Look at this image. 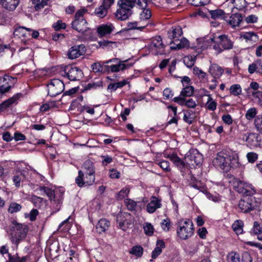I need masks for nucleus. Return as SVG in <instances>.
Returning a JSON list of instances; mask_svg holds the SVG:
<instances>
[{
  "label": "nucleus",
  "instance_id": "nucleus-1",
  "mask_svg": "<svg viewBox=\"0 0 262 262\" xmlns=\"http://www.w3.org/2000/svg\"><path fill=\"white\" fill-rule=\"evenodd\" d=\"M237 158V154L223 150L217 153L212 161V164L215 168L227 172L231 168L238 166Z\"/></svg>",
  "mask_w": 262,
  "mask_h": 262
},
{
  "label": "nucleus",
  "instance_id": "nucleus-2",
  "mask_svg": "<svg viewBox=\"0 0 262 262\" xmlns=\"http://www.w3.org/2000/svg\"><path fill=\"white\" fill-rule=\"evenodd\" d=\"M127 60L121 61L118 58H113L101 62H95L92 64L91 68L95 72L110 73L118 72L123 70L128 66L124 63Z\"/></svg>",
  "mask_w": 262,
  "mask_h": 262
},
{
  "label": "nucleus",
  "instance_id": "nucleus-3",
  "mask_svg": "<svg viewBox=\"0 0 262 262\" xmlns=\"http://www.w3.org/2000/svg\"><path fill=\"white\" fill-rule=\"evenodd\" d=\"M11 240L13 244L17 245L26 237L28 232V228L26 225L17 223L14 221L10 226Z\"/></svg>",
  "mask_w": 262,
  "mask_h": 262
},
{
  "label": "nucleus",
  "instance_id": "nucleus-4",
  "mask_svg": "<svg viewBox=\"0 0 262 262\" xmlns=\"http://www.w3.org/2000/svg\"><path fill=\"white\" fill-rule=\"evenodd\" d=\"M136 0H120L118 2V8L116 12V17L121 20L128 19L133 14V8Z\"/></svg>",
  "mask_w": 262,
  "mask_h": 262
},
{
  "label": "nucleus",
  "instance_id": "nucleus-5",
  "mask_svg": "<svg viewBox=\"0 0 262 262\" xmlns=\"http://www.w3.org/2000/svg\"><path fill=\"white\" fill-rule=\"evenodd\" d=\"M86 12L85 9H81L78 10L75 15V19L72 21L71 25L73 29L79 33L89 35L91 33V30L88 27V23L83 18V15Z\"/></svg>",
  "mask_w": 262,
  "mask_h": 262
},
{
  "label": "nucleus",
  "instance_id": "nucleus-6",
  "mask_svg": "<svg viewBox=\"0 0 262 262\" xmlns=\"http://www.w3.org/2000/svg\"><path fill=\"white\" fill-rule=\"evenodd\" d=\"M193 223L190 220H182L179 222L177 234L182 239H186L193 234Z\"/></svg>",
  "mask_w": 262,
  "mask_h": 262
},
{
  "label": "nucleus",
  "instance_id": "nucleus-7",
  "mask_svg": "<svg viewBox=\"0 0 262 262\" xmlns=\"http://www.w3.org/2000/svg\"><path fill=\"white\" fill-rule=\"evenodd\" d=\"M48 95L55 97L63 92L64 89L63 82L58 79H53L47 85Z\"/></svg>",
  "mask_w": 262,
  "mask_h": 262
},
{
  "label": "nucleus",
  "instance_id": "nucleus-8",
  "mask_svg": "<svg viewBox=\"0 0 262 262\" xmlns=\"http://www.w3.org/2000/svg\"><path fill=\"white\" fill-rule=\"evenodd\" d=\"M85 52L86 48L84 45H75L69 49L67 55L69 58L74 59L84 55Z\"/></svg>",
  "mask_w": 262,
  "mask_h": 262
},
{
  "label": "nucleus",
  "instance_id": "nucleus-9",
  "mask_svg": "<svg viewBox=\"0 0 262 262\" xmlns=\"http://www.w3.org/2000/svg\"><path fill=\"white\" fill-rule=\"evenodd\" d=\"M164 48L165 46L160 36L155 37L150 45V49L155 55L163 54L164 53Z\"/></svg>",
  "mask_w": 262,
  "mask_h": 262
},
{
  "label": "nucleus",
  "instance_id": "nucleus-10",
  "mask_svg": "<svg viewBox=\"0 0 262 262\" xmlns=\"http://www.w3.org/2000/svg\"><path fill=\"white\" fill-rule=\"evenodd\" d=\"M235 190L239 193H243L244 196H249L255 193V191L252 188V186L247 183L239 181L237 185L235 186Z\"/></svg>",
  "mask_w": 262,
  "mask_h": 262
},
{
  "label": "nucleus",
  "instance_id": "nucleus-11",
  "mask_svg": "<svg viewBox=\"0 0 262 262\" xmlns=\"http://www.w3.org/2000/svg\"><path fill=\"white\" fill-rule=\"evenodd\" d=\"M238 208L241 212L247 213L253 210L254 205L251 198L244 196L238 203Z\"/></svg>",
  "mask_w": 262,
  "mask_h": 262
},
{
  "label": "nucleus",
  "instance_id": "nucleus-12",
  "mask_svg": "<svg viewBox=\"0 0 262 262\" xmlns=\"http://www.w3.org/2000/svg\"><path fill=\"white\" fill-rule=\"evenodd\" d=\"M185 158L187 161L190 162L189 164L192 165L195 164L196 165H199L203 161V156L197 150L193 149L190 150L186 155Z\"/></svg>",
  "mask_w": 262,
  "mask_h": 262
},
{
  "label": "nucleus",
  "instance_id": "nucleus-13",
  "mask_svg": "<svg viewBox=\"0 0 262 262\" xmlns=\"http://www.w3.org/2000/svg\"><path fill=\"white\" fill-rule=\"evenodd\" d=\"M243 140L250 146L257 147L259 145L261 139L259 135L257 134L249 133L245 134L243 137Z\"/></svg>",
  "mask_w": 262,
  "mask_h": 262
},
{
  "label": "nucleus",
  "instance_id": "nucleus-14",
  "mask_svg": "<svg viewBox=\"0 0 262 262\" xmlns=\"http://www.w3.org/2000/svg\"><path fill=\"white\" fill-rule=\"evenodd\" d=\"M172 100L174 102L178 103L181 106H186L188 108H195L196 106L195 101L192 98H189L187 99L186 98L181 96H178L174 97Z\"/></svg>",
  "mask_w": 262,
  "mask_h": 262
},
{
  "label": "nucleus",
  "instance_id": "nucleus-15",
  "mask_svg": "<svg viewBox=\"0 0 262 262\" xmlns=\"http://www.w3.org/2000/svg\"><path fill=\"white\" fill-rule=\"evenodd\" d=\"M66 74L70 80L76 81L79 80L82 77V72L77 67H70Z\"/></svg>",
  "mask_w": 262,
  "mask_h": 262
},
{
  "label": "nucleus",
  "instance_id": "nucleus-16",
  "mask_svg": "<svg viewBox=\"0 0 262 262\" xmlns=\"http://www.w3.org/2000/svg\"><path fill=\"white\" fill-rule=\"evenodd\" d=\"M83 168L86 170V172H89V181H87L86 183L88 184H93L95 181V170L93 163L90 160L86 161L83 164Z\"/></svg>",
  "mask_w": 262,
  "mask_h": 262
},
{
  "label": "nucleus",
  "instance_id": "nucleus-17",
  "mask_svg": "<svg viewBox=\"0 0 262 262\" xmlns=\"http://www.w3.org/2000/svg\"><path fill=\"white\" fill-rule=\"evenodd\" d=\"M188 40L186 38L181 37V39L179 38L170 42V48L171 50H179L187 47L188 45Z\"/></svg>",
  "mask_w": 262,
  "mask_h": 262
},
{
  "label": "nucleus",
  "instance_id": "nucleus-18",
  "mask_svg": "<svg viewBox=\"0 0 262 262\" xmlns=\"http://www.w3.org/2000/svg\"><path fill=\"white\" fill-rule=\"evenodd\" d=\"M167 158H168L174 164V165L180 170L183 175L184 171L183 169L185 167V162L176 154L169 155L167 157Z\"/></svg>",
  "mask_w": 262,
  "mask_h": 262
},
{
  "label": "nucleus",
  "instance_id": "nucleus-19",
  "mask_svg": "<svg viewBox=\"0 0 262 262\" xmlns=\"http://www.w3.org/2000/svg\"><path fill=\"white\" fill-rule=\"evenodd\" d=\"M20 95H21V94H17L0 104V112L5 110L13 104H16Z\"/></svg>",
  "mask_w": 262,
  "mask_h": 262
},
{
  "label": "nucleus",
  "instance_id": "nucleus-20",
  "mask_svg": "<svg viewBox=\"0 0 262 262\" xmlns=\"http://www.w3.org/2000/svg\"><path fill=\"white\" fill-rule=\"evenodd\" d=\"M243 17L241 13H236L232 14L227 21L232 28L239 27L242 23Z\"/></svg>",
  "mask_w": 262,
  "mask_h": 262
},
{
  "label": "nucleus",
  "instance_id": "nucleus-21",
  "mask_svg": "<svg viewBox=\"0 0 262 262\" xmlns=\"http://www.w3.org/2000/svg\"><path fill=\"white\" fill-rule=\"evenodd\" d=\"M3 8L9 11L15 10L19 3V0H1Z\"/></svg>",
  "mask_w": 262,
  "mask_h": 262
},
{
  "label": "nucleus",
  "instance_id": "nucleus-22",
  "mask_svg": "<svg viewBox=\"0 0 262 262\" xmlns=\"http://www.w3.org/2000/svg\"><path fill=\"white\" fill-rule=\"evenodd\" d=\"M182 34V29L180 26L172 27L168 31V38L173 40L181 37Z\"/></svg>",
  "mask_w": 262,
  "mask_h": 262
},
{
  "label": "nucleus",
  "instance_id": "nucleus-23",
  "mask_svg": "<svg viewBox=\"0 0 262 262\" xmlns=\"http://www.w3.org/2000/svg\"><path fill=\"white\" fill-rule=\"evenodd\" d=\"M32 29L24 27H19L16 28L13 32L14 36L18 38H29L30 35V32Z\"/></svg>",
  "mask_w": 262,
  "mask_h": 262
},
{
  "label": "nucleus",
  "instance_id": "nucleus-24",
  "mask_svg": "<svg viewBox=\"0 0 262 262\" xmlns=\"http://www.w3.org/2000/svg\"><path fill=\"white\" fill-rule=\"evenodd\" d=\"M217 42L221 45L223 50H230L233 47V42L226 35H220L217 37Z\"/></svg>",
  "mask_w": 262,
  "mask_h": 262
},
{
  "label": "nucleus",
  "instance_id": "nucleus-25",
  "mask_svg": "<svg viewBox=\"0 0 262 262\" xmlns=\"http://www.w3.org/2000/svg\"><path fill=\"white\" fill-rule=\"evenodd\" d=\"M114 27L112 24L102 25L97 28V33L101 36L110 34L114 29Z\"/></svg>",
  "mask_w": 262,
  "mask_h": 262
},
{
  "label": "nucleus",
  "instance_id": "nucleus-26",
  "mask_svg": "<svg viewBox=\"0 0 262 262\" xmlns=\"http://www.w3.org/2000/svg\"><path fill=\"white\" fill-rule=\"evenodd\" d=\"M161 205L160 201L156 196H152V200L147 205L146 210L150 213H153L157 209L160 208Z\"/></svg>",
  "mask_w": 262,
  "mask_h": 262
},
{
  "label": "nucleus",
  "instance_id": "nucleus-27",
  "mask_svg": "<svg viewBox=\"0 0 262 262\" xmlns=\"http://www.w3.org/2000/svg\"><path fill=\"white\" fill-rule=\"evenodd\" d=\"M16 81V79L8 75H5L4 76L2 80V82H0V84L1 85H4V88H7V87L9 86V88L7 90H6L5 94L9 91V90L11 89L12 85H13V84L15 83Z\"/></svg>",
  "mask_w": 262,
  "mask_h": 262
},
{
  "label": "nucleus",
  "instance_id": "nucleus-28",
  "mask_svg": "<svg viewBox=\"0 0 262 262\" xmlns=\"http://www.w3.org/2000/svg\"><path fill=\"white\" fill-rule=\"evenodd\" d=\"M209 72L214 77V79L220 78L224 72L223 69L216 64H212L210 68Z\"/></svg>",
  "mask_w": 262,
  "mask_h": 262
},
{
  "label": "nucleus",
  "instance_id": "nucleus-29",
  "mask_svg": "<svg viewBox=\"0 0 262 262\" xmlns=\"http://www.w3.org/2000/svg\"><path fill=\"white\" fill-rule=\"evenodd\" d=\"M110 226L109 221L105 219H102L99 221L96 225V228L97 231L99 233L105 232L107 230Z\"/></svg>",
  "mask_w": 262,
  "mask_h": 262
},
{
  "label": "nucleus",
  "instance_id": "nucleus-30",
  "mask_svg": "<svg viewBox=\"0 0 262 262\" xmlns=\"http://www.w3.org/2000/svg\"><path fill=\"white\" fill-rule=\"evenodd\" d=\"M87 177H84V173L81 170L78 171V176L76 178L75 182L79 187H82L84 185H91L93 184H88L86 183L87 181H89V180H87Z\"/></svg>",
  "mask_w": 262,
  "mask_h": 262
},
{
  "label": "nucleus",
  "instance_id": "nucleus-31",
  "mask_svg": "<svg viewBox=\"0 0 262 262\" xmlns=\"http://www.w3.org/2000/svg\"><path fill=\"white\" fill-rule=\"evenodd\" d=\"M165 247V243L162 240L157 241V247L155 248L151 253L152 258H156L162 252V249Z\"/></svg>",
  "mask_w": 262,
  "mask_h": 262
},
{
  "label": "nucleus",
  "instance_id": "nucleus-32",
  "mask_svg": "<svg viewBox=\"0 0 262 262\" xmlns=\"http://www.w3.org/2000/svg\"><path fill=\"white\" fill-rule=\"evenodd\" d=\"M22 208L23 206L21 204L12 202L10 203L7 211L10 214H14L19 212Z\"/></svg>",
  "mask_w": 262,
  "mask_h": 262
},
{
  "label": "nucleus",
  "instance_id": "nucleus-33",
  "mask_svg": "<svg viewBox=\"0 0 262 262\" xmlns=\"http://www.w3.org/2000/svg\"><path fill=\"white\" fill-rule=\"evenodd\" d=\"M140 13L139 19L141 21H144L148 20L151 16V12L149 8H144L142 9Z\"/></svg>",
  "mask_w": 262,
  "mask_h": 262
},
{
  "label": "nucleus",
  "instance_id": "nucleus-34",
  "mask_svg": "<svg viewBox=\"0 0 262 262\" xmlns=\"http://www.w3.org/2000/svg\"><path fill=\"white\" fill-rule=\"evenodd\" d=\"M241 36L244 38L246 41L256 42L258 40V36L253 32H249L244 33L241 35Z\"/></svg>",
  "mask_w": 262,
  "mask_h": 262
},
{
  "label": "nucleus",
  "instance_id": "nucleus-35",
  "mask_svg": "<svg viewBox=\"0 0 262 262\" xmlns=\"http://www.w3.org/2000/svg\"><path fill=\"white\" fill-rule=\"evenodd\" d=\"M50 0H33L32 3L36 10L38 11L43 8L49 4Z\"/></svg>",
  "mask_w": 262,
  "mask_h": 262
},
{
  "label": "nucleus",
  "instance_id": "nucleus-36",
  "mask_svg": "<svg viewBox=\"0 0 262 262\" xmlns=\"http://www.w3.org/2000/svg\"><path fill=\"white\" fill-rule=\"evenodd\" d=\"M194 92V88L192 86H187L183 88L179 96L184 97L186 98L187 97L191 96Z\"/></svg>",
  "mask_w": 262,
  "mask_h": 262
},
{
  "label": "nucleus",
  "instance_id": "nucleus-37",
  "mask_svg": "<svg viewBox=\"0 0 262 262\" xmlns=\"http://www.w3.org/2000/svg\"><path fill=\"white\" fill-rule=\"evenodd\" d=\"M244 226V223L241 220H237L234 222L232 224V227L234 231H235L236 234H241L243 232V227Z\"/></svg>",
  "mask_w": 262,
  "mask_h": 262
},
{
  "label": "nucleus",
  "instance_id": "nucleus-38",
  "mask_svg": "<svg viewBox=\"0 0 262 262\" xmlns=\"http://www.w3.org/2000/svg\"><path fill=\"white\" fill-rule=\"evenodd\" d=\"M193 112L191 110L184 111V121L189 124H191L193 122L194 119Z\"/></svg>",
  "mask_w": 262,
  "mask_h": 262
},
{
  "label": "nucleus",
  "instance_id": "nucleus-39",
  "mask_svg": "<svg viewBox=\"0 0 262 262\" xmlns=\"http://www.w3.org/2000/svg\"><path fill=\"white\" fill-rule=\"evenodd\" d=\"M9 259L6 262H26L27 257H19L18 255L15 254L12 255L8 253Z\"/></svg>",
  "mask_w": 262,
  "mask_h": 262
},
{
  "label": "nucleus",
  "instance_id": "nucleus-40",
  "mask_svg": "<svg viewBox=\"0 0 262 262\" xmlns=\"http://www.w3.org/2000/svg\"><path fill=\"white\" fill-rule=\"evenodd\" d=\"M126 84L127 81L125 80L116 83H110L107 86V90L115 91L118 88H122Z\"/></svg>",
  "mask_w": 262,
  "mask_h": 262
},
{
  "label": "nucleus",
  "instance_id": "nucleus-41",
  "mask_svg": "<svg viewBox=\"0 0 262 262\" xmlns=\"http://www.w3.org/2000/svg\"><path fill=\"white\" fill-rule=\"evenodd\" d=\"M107 13V9L102 5L95 10V14L100 18L105 17Z\"/></svg>",
  "mask_w": 262,
  "mask_h": 262
},
{
  "label": "nucleus",
  "instance_id": "nucleus-42",
  "mask_svg": "<svg viewBox=\"0 0 262 262\" xmlns=\"http://www.w3.org/2000/svg\"><path fill=\"white\" fill-rule=\"evenodd\" d=\"M261 62L260 61H257L249 66L248 72L250 74H253L255 72H258L261 69Z\"/></svg>",
  "mask_w": 262,
  "mask_h": 262
},
{
  "label": "nucleus",
  "instance_id": "nucleus-43",
  "mask_svg": "<svg viewBox=\"0 0 262 262\" xmlns=\"http://www.w3.org/2000/svg\"><path fill=\"white\" fill-rule=\"evenodd\" d=\"M143 249L141 246H134L129 251V253L137 257H141L143 254Z\"/></svg>",
  "mask_w": 262,
  "mask_h": 262
},
{
  "label": "nucleus",
  "instance_id": "nucleus-44",
  "mask_svg": "<svg viewBox=\"0 0 262 262\" xmlns=\"http://www.w3.org/2000/svg\"><path fill=\"white\" fill-rule=\"evenodd\" d=\"M195 58L191 55L185 56L183 58V62L187 67L191 68L194 64Z\"/></svg>",
  "mask_w": 262,
  "mask_h": 262
},
{
  "label": "nucleus",
  "instance_id": "nucleus-45",
  "mask_svg": "<svg viewBox=\"0 0 262 262\" xmlns=\"http://www.w3.org/2000/svg\"><path fill=\"white\" fill-rule=\"evenodd\" d=\"M129 216H130V214L126 213L125 214V216H120L119 217H118L117 222H118L119 226L124 231L126 230V227L125 226L126 221L125 218Z\"/></svg>",
  "mask_w": 262,
  "mask_h": 262
},
{
  "label": "nucleus",
  "instance_id": "nucleus-46",
  "mask_svg": "<svg viewBox=\"0 0 262 262\" xmlns=\"http://www.w3.org/2000/svg\"><path fill=\"white\" fill-rule=\"evenodd\" d=\"M188 2L194 6L199 7L209 4L210 0H188Z\"/></svg>",
  "mask_w": 262,
  "mask_h": 262
},
{
  "label": "nucleus",
  "instance_id": "nucleus-47",
  "mask_svg": "<svg viewBox=\"0 0 262 262\" xmlns=\"http://www.w3.org/2000/svg\"><path fill=\"white\" fill-rule=\"evenodd\" d=\"M227 260L228 262H239V255L234 252H231L227 256Z\"/></svg>",
  "mask_w": 262,
  "mask_h": 262
},
{
  "label": "nucleus",
  "instance_id": "nucleus-48",
  "mask_svg": "<svg viewBox=\"0 0 262 262\" xmlns=\"http://www.w3.org/2000/svg\"><path fill=\"white\" fill-rule=\"evenodd\" d=\"M211 18L213 19H219L224 14V11L221 9L209 11Z\"/></svg>",
  "mask_w": 262,
  "mask_h": 262
},
{
  "label": "nucleus",
  "instance_id": "nucleus-49",
  "mask_svg": "<svg viewBox=\"0 0 262 262\" xmlns=\"http://www.w3.org/2000/svg\"><path fill=\"white\" fill-rule=\"evenodd\" d=\"M102 86V81L101 80H98L95 82L89 83L85 87V90H89L91 89H96Z\"/></svg>",
  "mask_w": 262,
  "mask_h": 262
},
{
  "label": "nucleus",
  "instance_id": "nucleus-50",
  "mask_svg": "<svg viewBox=\"0 0 262 262\" xmlns=\"http://www.w3.org/2000/svg\"><path fill=\"white\" fill-rule=\"evenodd\" d=\"M230 92L234 96H238L242 92V88L239 84H233L230 86Z\"/></svg>",
  "mask_w": 262,
  "mask_h": 262
},
{
  "label": "nucleus",
  "instance_id": "nucleus-51",
  "mask_svg": "<svg viewBox=\"0 0 262 262\" xmlns=\"http://www.w3.org/2000/svg\"><path fill=\"white\" fill-rule=\"evenodd\" d=\"M201 40H202L203 45L200 46L203 49H205L207 48L208 46H210L211 43L214 42V37H205L203 39H200Z\"/></svg>",
  "mask_w": 262,
  "mask_h": 262
},
{
  "label": "nucleus",
  "instance_id": "nucleus-52",
  "mask_svg": "<svg viewBox=\"0 0 262 262\" xmlns=\"http://www.w3.org/2000/svg\"><path fill=\"white\" fill-rule=\"evenodd\" d=\"M216 103L212 100V97L209 95L208 101L206 104L207 108L210 111H214L216 108Z\"/></svg>",
  "mask_w": 262,
  "mask_h": 262
},
{
  "label": "nucleus",
  "instance_id": "nucleus-53",
  "mask_svg": "<svg viewBox=\"0 0 262 262\" xmlns=\"http://www.w3.org/2000/svg\"><path fill=\"white\" fill-rule=\"evenodd\" d=\"M157 164L164 171L169 172L171 170L169 166V162L166 160H162L157 163Z\"/></svg>",
  "mask_w": 262,
  "mask_h": 262
},
{
  "label": "nucleus",
  "instance_id": "nucleus-54",
  "mask_svg": "<svg viewBox=\"0 0 262 262\" xmlns=\"http://www.w3.org/2000/svg\"><path fill=\"white\" fill-rule=\"evenodd\" d=\"M254 124L257 130L262 133V115L256 117L254 120Z\"/></svg>",
  "mask_w": 262,
  "mask_h": 262
},
{
  "label": "nucleus",
  "instance_id": "nucleus-55",
  "mask_svg": "<svg viewBox=\"0 0 262 262\" xmlns=\"http://www.w3.org/2000/svg\"><path fill=\"white\" fill-rule=\"evenodd\" d=\"M31 201L36 207L39 208L42 205L43 199L36 195H33L31 197Z\"/></svg>",
  "mask_w": 262,
  "mask_h": 262
},
{
  "label": "nucleus",
  "instance_id": "nucleus-56",
  "mask_svg": "<svg viewBox=\"0 0 262 262\" xmlns=\"http://www.w3.org/2000/svg\"><path fill=\"white\" fill-rule=\"evenodd\" d=\"M125 204L127 209L131 211L134 210L137 205L136 202L131 199L125 200Z\"/></svg>",
  "mask_w": 262,
  "mask_h": 262
},
{
  "label": "nucleus",
  "instance_id": "nucleus-57",
  "mask_svg": "<svg viewBox=\"0 0 262 262\" xmlns=\"http://www.w3.org/2000/svg\"><path fill=\"white\" fill-rule=\"evenodd\" d=\"M262 231V226L259 224L257 222H254L253 228L251 230V232L257 235L259 232Z\"/></svg>",
  "mask_w": 262,
  "mask_h": 262
},
{
  "label": "nucleus",
  "instance_id": "nucleus-58",
  "mask_svg": "<svg viewBox=\"0 0 262 262\" xmlns=\"http://www.w3.org/2000/svg\"><path fill=\"white\" fill-rule=\"evenodd\" d=\"M138 23L136 21L135 22H129L127 24V27L128 28V29H138L142 30L144 28H145L146 25L145 26H138Z\"/></svg>",
  "mask_w": 262,
  "mask_h": 262
},
{
  "label": "nucleus",
  "instance_id": "nucleus-59",
  "mask_svg": "<svg viewBox=\"0 0 262 262\" xmlns=\"http://www.w3.org/2000/svg\"><path fill=\"white\" fill-rule=\"evenodd\" d=\"M144 230L146 235H151L153 233L154 227L150 223H146L144 226Z\"/></svg>",
  "mask_w": 262,
  "mask_h": 262
},
{
  "label": "nucleus",
  "instance_id": "nucleus-60",
  "mask_svg": "<svg viewBox=\"0 0 262 262\" xmlns=\"http://www.w3.org/2000/svg\"><path fill=\"white\" fill-rule=\"evenodd\" d=\"M256 114V110L255 108H250L247 111L246 114V118L248 120H251L255 117Z\"/></svg>",
  "mask_w": 262,
  "mask_h": 262
},
{
  "label": "nucleus",
  "instance_id": "nucleus-61",
  "mask_svg": "<svg viewBox=\"0 0 262 262\" xmlns=\"http://www.w3.org/2000/svg\"><path fill=\"white\" fill-rule=\"evenodd\" d=\"M55 31H59L61 29H65L66 28V24L62 23L61 20H58L56 23L52 25Z\"/></svg>",
  "mask_w": 262,
  "mask_h": 262
},
{
  "label": "nucleus",
  "instance_id": "nucleus-62",
  "mask_svg": "<svg viewBox=\"0 0 262 262\" xmlns=\"http://www.w3.org/2000/svg\"><path fill=\"white\" fill-rule=\"evenodd\" d=\"M193 73L197 75L199 78H204L206 75V73L205 72L196 67L193 68Z\"/></svg>",
  "mask_w": 262,
  "mask_h": 262
},
{
  "label": "nucleus",
  "instance_id": "nucleus-63",
  "mask_svg": "<svg viewBox=\"0 0 262 262\" xmlns=\"http://www.w3.org/2000/svg\"><path fill=\"white\" fill-rule=\"evenodd\" d=\"M38 210L36 209H34L31 211V212L29 215L26 214L25 216L26 217H27L28 216H29L30 220L31 221H34L36 220V216L38 215Z\"/></svg>",
  "mask_w": 262,
  "mask_h": 262
},
{
  "label": "nucleus",
  "instance_id": "nucleus-64",
  "mask_svg": "<svg viewBox=\"0 0 262 262\" xmlns=\"http://www.w3.org/2000/svg\"><path fill=\"white\" fill-rule=\"evenodd\" d=\"M248 161L250 163H254L257 159V155L254 152H249L247 155Z\"/></svg>",
  "mask_w": 262,
  "mask_h": 262
}]
</instances>
